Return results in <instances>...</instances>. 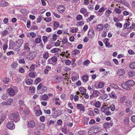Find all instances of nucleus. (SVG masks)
I'll return each mask as SVG.
<instances>
[{
    "mask_svg": "<svg viewBox=\"0 0 135 135\" xmlns=\"http://www.w3.org/2000/svg\"><path fill=\"white\" fill-rule=\"evenodd\" d=\"M108 97V95L106 94H104L101 96H100V98L103 100L105 99H106Z\"/></svg>",
    "mask_w": 135,
    "mask_h": 135,
    "instance_id": "44",
    "label": "nucleus"
},
{
    "mask_svg": "<svg viewBox=\"0 0 135 135\" xmlns=\"http://www.w3.org/2000/svg\"><path fill=\"white\" fill-rule=\"evenodd\" d=\"M110 87L115 89H117L118 88V86L116 84H111L110 85Z\"/></svg>",
    "mask_w": 135,
    "mask_h": 135,
    "instance_id": "49",
    "label": "nucleus"
},
{
    "mask_svg": "<svg viewBox=\"0 0 135 135\" xmlns=\"http://www.w3.org/2000/svg\"><path fill=\"white\" fill-rule=\"evenodd\" d=\"M47 88L45 86H43L42 90H41V91L40 92L41 93H43L46 91H47Z\"/></svg>",
    "mask_w": 135,
    "mask_h": 135,
    "instance_id": "51",
    "label": "nucleus"
},
{
    "mask_svg": "<svg viewBox=\"0 0 135 135\" xmlns=\"http://www.w3.org/2000/svg\"><path fill=\"white\" fill-rule=\"evenodd\" d=\"M108 107L109 108V109H110L111 110L113 111L115 109V105L114 104H112Z\"/></svg>",
    "mask_w": 135,
    "mask_h": 135,
    "instance_id": "41",
    "label": "nucleus"
},
{
    "mask_svg": "<svg viewBox=\"0 0 135 135\" xmlns=\"http://www.w3.org/2000/svg\"><path fill=\"white\" fill-rule=\"evenodd\" d=\"M80 53V51L79 50L76 49L74 51L72 55L73 57H75L76 55L79 54Z\"/></svg>",
    "mask_w": 135,
    "mask_h": 135,
    "instance_id": "26",
    "label": "nucleus"
},
{
    "mask_svg": "<svg viewBox=\"0 0 135 135\" xmlns=\"http://www.w3.org/2000/svg\"><path fill=\"white\" fill-rule=\"evenodd\" d=\"M9 79L8 77H5L3 80V82L5 84H8L9 82Z\"/></svg>",
    "mask_w": 135,
    "mask_h": 135,
    "instance_id": "43",
    "label": "nucleus"
},
{
    "mask_svg": "<svg viewBox=\"0 0 135 135\" xmlns=\"http://www.w3.org/2000/svg\"><path fill=\"white\" fill-rule=\"evenodd\" d=\"M94 18V15H91L90 17L87 19V21L88 22H89L91 21Z\"/></svg>",
    "mask_w": 135,
    "mask_h": 135,
    "instance_id": "54",
    "label": "nucleus"
},
{
    "mask_svg": "<svg viewBox=\"0 0 135 135\" xmlns=\"http://www.w3.org/2000/svg\"><path fill=\"white\" fill-rule=\"evenodd\" d=\"M109 95L112 98L115 99H116L117 98L116 94L115 93L113 92H112L110 94H109Z\"/></svg>",
    "mask_w": 135,
    "mask_h": 135,
    "instance_id": "29",
    "label": "nucleus"
},
{
    "mask_svg": "<svg viewBox=\"0 0 135 135\" xmlns=\"http://www.w3.org/2000/svg\"><path fill=\"white\" fill-rule=\"evenodd\" d=\"M41 79L40 78H36L35 81V84H37L41 81Z\"/></svg>",
    "mask_w": 135,
    "mask_h": 135,
    "instance_id": "53",
    "label": "nucleus"
},
{
    "mask_svg": "<svg viewBox=\"0 0 135 135\" xmlns=\"http://www.w3.org/2000/svg\"><path fill=\"white\" fill-rule=\"evenodd\" d=\"M76 18L77 20H80L82 19L83 17L81 15H79L77 16Z\"/></svg>",
    "mask_w": 135,
    "mask_h": 135,
    "instance_id": "60",
    "label": "nucleus"
},
{
    "mask_svg": "<svg viewBox=\"0 0 135 135\" xmlns=\"http://www.w3.org/2000/svg\"><path fill=\"white\" fill-rule=\"evenodd\" d=\"M94 36L95 33L94 31L92 29L89 30L88 32V36L90 38H92L94 37Z\"/></svg>",
    "mask_w": 135,
    "mask_h": 135,
    "instance_id": "13",
    "label": "nucleus"
},
{
    "mask_svg": "<svg viewBox=\"0 0 135 135\" xmlns=\"http://www.w3.org/2000/svg\"><path fill=\"white\" fill-rule=\"evenodd\" d=\"M11 119L15 122H17L20 119L19 114L18 112H16L11 114L10 116Z\"/></svg>",
    "mask_w": 135,
    "mask_h": 135,
    "instance_id": "1",
    "label": "nucleus"
},
{
    "mask_svg": "<svg viewBox=\"0 0 135 135\" xmlns=\"http://www.w3.org/2000/svg\"><path fill=\"white\" fill-rule=\"evenodd\" d=\"M105 83L100 82L99 83L98 86L99 88H101L104 86Z\"/></svg>",
    "mask_w": 135,
    "mask_h": 135,
    "instance_id": "40",
    "label": "nucleus"
},
{
    "mask_svg": "<svg viewBox=\"0 0 135 135\" xmlns=\"http://www.w3.org/2000/svg\"><path fill=\"white\" fill-rule=\"evenodd\" d=\"M109 39L108 38H105L103 40V41L107 47L110 48L112 46V45H110V43L109 42Z\"/></svg>",
    "mask_w": 135,
    "mask_h": 135,
    "instance_id": "10",
    "label": "nucleus"
},
{
    "mask_svg": "<svg viewBox=\"0 0 135 135\" xmlns=\"http://www.w3.org/2000/svg\"><path fill=\"white\" fill-rule=\"evenodd\" d=\"M49 99L47 95L46 94L42 96L41 99L42 100H46Z\"/></svg>",
    "mask_w": 135,
    "mask_h": 135,
    "instance_id": "36",
    "label": "nucleus"
},
{
    "mask_svg": "<svg viewBox=\"0 0 135 135\" xmlns=\"http://www.w3.org/2000/svg\"><path fill=\"white\" fill-rule=\"evenodd\" d=\"M61 131L65 134H66L68 133V132L67 131L66 127L65 126L62 128Z\"/></svg>",
    "mask_w": 135,
    "mask_h": 135,
    "instance_id": "34",
    "label": "nucleus"
},
{
    "mask_svg": "<svg viewBox=\"0 0 135 135\" xmlns=\"http://www.w3.org/2000/svg\"><path fill=\"white\" fill-rule=\"evenodd\" d=\"M52 61L53 62H57V58L55 56H53L51 57Z\"/></svg>",
    "mask_w": 135,
    "mask_h": 135,
    "instance_id": "55",
    "label": "nucleus"
},
{
    "mask_svg": "<svg viewBox=\"0 0 135 135\" xmlns=\"http://www.w3.org/2000/svg\"><path fill=\"white\" fill-rule=\"evenodd\" d=\"M93 93L95 97H98L100 94L98 90H94Z\"/></svg>",
    "mask_w": 135,
    "mask_h": 135,
    "instance_id": "30",
    "label": "nucleus"
},
{
    "mask_svg": "<svg viewBox=\"0 0 135 135\" xmlns=\"http://www.w3.org/2000/svg\"><path fill=\"white\" fill-rule=\"evenodd\" d=\"M126 97L124 96L122 97L120 99V102L121 103H124L126 99Z\"/></svg>",
    "mask_w": 135,
    "mask_h": 135,
    "instance_id": "47",
    "label": "nucleus"
},
{
    "mask_svg": "<svg viewBox=\"0 0 135 135\" xmlns=\"http://www.w3.org/2000/svg\"><path fill=\"white\" fill-rule=\"evenodd\" d=\"M35 122L33 120H30L28 121L27 124V126L29 128H32L35 125Z\"/></svg>",
    "mask_w": 135,
    "mask_h": 135,
    "instance_id": "6",
    "label": "nucleus"
},
{
    "mask_svg": "<svg viewBox=\"0 0 135 135\" xmlns=\"http://www.w3.org/2000/svg\"><path fill=\"white\" fill-rule=\"evenodd\" d=\"M123 122L124 123L126 124H128L129 123V119L128 117H126L123 120Z\"/></svg>",
    "mask_w": 135,
    "mask_h": 135,
    "instance_id": "37",
    "label": "nucleus"
},
{
    "mask_svg": "<svg viewBox=\"0 0 135 135\" xmlns=\"http://www.w3.org/2000/svg\"><path fill=\"white\" fill-rule=\"evenodd\" d=\"M117 7L118 8H115V11L116 13L120 14L122 11L124 10V7H121L120 6H118Z\"/></svg>",
    "mask_w": 135,
    "mask_h": 135,
    "instance_id": "8",
    "label": "nucleus"
},
{
    "mask_svg": "<svg viewBox=\"0 0 135 135\" xmlns=\"http://www.w3.org/2000/svg\"><path fill=\"white\" fill-rule=\"evenodd\" d=\"M127 83L129 88L133 86L135 84L134 81L132 80H130L127 82Z\"/></svg>",
    "mask_w": 135,
    "mask_h": 135,
    "instance_id": "16",
    "label": "nucleus"
},
{
    "mask_svg": "<svg viewBox=\"0 0 135 135\" xmlns=\"http://www.w3.org/2000/svg\"><path fill=\"white\" fill-rule=\"evenodd\" d=\"M89 63L90 61L88 60H86L84 61L83 62V64L84 65L87 66Z\"/></svg>",
    "mask_w": 135,
    "mask_h": 135,
    "instance_id": "56",
    "label": "nucleus"
},
{
    "mask_svg": "<svg viewBox=\"0 0 135 135\" xmlns=\"http://www.w3.org/2000/svg\"><path fill=\"white\" fill-rule=\"evenodd\" d=\"M79 90L81 94L82 95L85 93L86 91V89L83 87H80L79 89Z\"/></svg>",
    "mask_w": 135,
    "mask_h": 135,
    "instance_id": "25",
    "label": "nucleus"
},
{
    "mask_svg": "<svg viewBox=\"0 0 135 135\" xmlns=\"http://www.w3.org/2000/svg\"><path fill=\"white\" fill-rule=\"evenodd\" d=\"M57 9L60 13H63L65 12V9L64 6L60 5L58 7Z\"/></svg>",
    "mask_w": 135,
    "mask_h": 135,
    "instance_id": "9",
    "label": "nucleus"
},
{
    "mask_svg": "<svg viewBox=\"0 0 135 135\" xmlns=\"http://www.w3.org/2000/svg\"><path fill=\"white\" fill-rule=\"evenodd\" d=\"M32 81L33 80L32 79H28L26 81V83L27 85H30L32 84Z\"/></svg>",
    "mask_w": 135,
    "mask_h": 135,
    "instance_id": "31",
    "label": "nucleus"
},
{
    "mask_svg": "<svg viewBox=\"0 0 135 135\" xmlns=\"http://www.w3.org/2000/svg\"><path fill=\"white\" fill-rule=\"evenodd\" d=\"M129 67L132 69L135 68V62H132L130 63L129 65Z\"/></svg>",
    "mask_w": 135,
    "mask_h": 135,
    "instance_id": "45",
    "label": "nucleus"
},
{
    "mask_svg": "<svg viewBox=\"0 0 135 135\" xmlns=\"http://www.w3.org/2000/svg\"><path fill=\"white\" fill-rule=\"evenodd\" d=\"M42 114V112L40 110H38L36 112V114L37 116H39Z\"/></svg>",
    "mask_w": 135,
    "mask_h": 135,
    "instance_id": "42",
    "label": "nucleus"
},
{
    "mask_svg": "<svg viewBox=\"0 0 135 135\" xmlns=\"http://www.w3.org/2000/svg\"><path fill=\"white\" fill-rule=\"evenodd\" d=\"M38 128L39 129L44 130L45 128V125L42 123H40L38 125Z\"/></svg>",
    "mask_w": 135,
    "mask_h": 135,
    "instance_id": "22",
    "label": "nucleus"
},
{
    "mask_svg": "<svg viewBox=\"0 0 135 135\" xmlns=\"http://www.w3.org/2000/svg\"><path fill=\"white\" fill-rule=\"evenodd\" d=\"M93 105H94L96 107L99 108L100 106L101 103L100 102L98 101L94 103L93 104Z\"/></svg>",
    "mask_w": 135,
    "mask_h": 135,
    "instance_id": "32",
    "label": "nucleus"
},
{
    "mask_svg": "<svg viewBox=\"0 0 135 135\" xmlns=\"http://www.w3.org/2000/svg\"><path fill=\"white\" fill-rule=\"evenodd\" d=\"M59 50V49L57 48H54L52 49L51 50V52L52 53H54L58 52Z\"/></svg>",
    "mask_w": 135,
    "mask_h": 135,
    "instance_id": "46",
    "label": "nucleus"
},
{
    "mask_svg": "<svg viewBox=\"0 0 135 135\" xmlns=\"http://www.w3.org/2000/svg\"><path fill=\"white\" fill-rule=\"evenodd\" d=\"M78 78L76 76H73L72 77L71 79L73 82H75L78 79Z\"/></svg>",
    "mask_w": 135,
    "mask_h": 135,
    "instance_id": "63",
    "label": "nucleus"
},
{
    "mask_svg": "<svg viewBox=\"0 0 135 135\" xmlns=\"http://www.w3.org/2000/svg\"><path fill=\"white\" fill-rule=\"evenodd\" d=\"M10 32L6 30H5L2 32V35L6 36L9 34Z\"/></svg>",
    "mask_w": 135,
    "mask_h": 135,
    "instance_id": "39",
    "label": "nucleus"
},
{
    "mask_svg": "<svg viewBox=\"0 0 135 135\" xmlns=\"http://www.w3.org/2000/svg\"><path fill=\"white\" fill-rule=\"evenodd\" d=\"M42 38L44 43L46 42L48 40L47 37L45 36H43L42 37Z\"/></svg>",
    "mask_w": 135,
    "mask_h": 135,
    "instance_id": "57",
    "label": "nucleus"
},
{
    "mask_svg": "<svg viewBox=\"0 0 135 135\" xmlns=\"http://www.w3.org/2000/svg\"><path fill=\"white\" fill-rule=\"evenodd\" d=\"M49 54L47 52H45L43 54V57L45 59H47L49 58Z\"/></svg>",
    "mask_w": 135,
    "mask_h": 135,
    "instance_id": "33",
    "label": "nucleus"
},
{
    "mask_svg": "<svg viewBox=\"0 0 135 135\" xmlns=\"http://www.w3.org/2000/svg\"><path fill=\"white\" fill-rule=\"evenodd\" d=\"M76 107L77 109H79L82 111H85V107L84 105L81 104H78L77 105Z\"/></svg>",
    "mask_w": 135,
    "mask_h": 135,
    "instance_id": "15",
    "label": "nucleus"
},
{
    "mask_svg": "<svg viewBox=\"0 0 135 135\" xmlns=\"http://www.w3.org/2000/svg\"><path fill=\"white\" fill-rule=\"evenodd\" d=\"M36 34L34 32H28L26 34L27 37L31 38H35L36 36Z\"/></svg>",
    "mask_w": 135,
    "mask_h": 135,
    "instance_id": "7",
    "label": "nucleus"
},
{
    "mask_svg": "<svg viewBox=\"0 0 135 135\" xmlns=\"http://www.w3.org/2000/svg\"><path fill=\"white\" fill-rule=\"evenodd\" d=\"M103 25L102 24H99L97 25L95 28L97 30H99V31H101L103 29Z\"/></svg>",
    "mask_w": 135,
    "mask_h": 135,
    "instance_id": "18",
    "label": "nucleus"
},
{
    "mask_svg": "<svg viewBox=\"0 0 135 135\" xmlns=\"http://www.w3.org/2000/svg\"><path fill=\"white\" fill-rule=\"evenodd\" d=\"M7 128L10 129H13L15 128V124L11 121L9 122L7 124Z\"/></svg>",
    "mask_w": 135,
    "mask_h": 135,
    "instance_id": "5",
    "label": "nucleus"
},
{
    "mask_svg": "<svg viewBox=\"0 0 135 135\" xmlns=\"http://www.w3.org/2000/svg\"><path fill=\"white\" fill-rule=\"evenodd\" d=\"M8 4V3L6 1H2L0 2V6H7Z\"/></svg>",
    "mask_w": 135,
    "mask_h": 135,
    "instance_id": "27",
    "label": "nucleus"
},
{
    "mask_svg": "<svg viewBox=\"0 0 135 135\" xmlns=\"http://www.w3.org/2000/svg\"><path fill=\"white\" fill-rule=\"evenodd\" d=\"M35 64H32V65L30 66V68L29 69L30 71H34V70L35 69Z\"/></svg>",
    "mask_w": 135,
    "mask_h": 135,
    "instance_id": "48",
    "label": "nucleus"
},
{
    "mask_svg": "<svg viewBox=\"0 0 135 135\" xmlns=\"http://www.w3.org/2000/svg\"><path fill=\"white\" fill-rule=\"evenodd\" d=\"M113 124L112 122L109 123H105L104 124L103 127L105 128H107L112 127Z\"/></svg>",
    "mask_w": 135,
    "mask_h": 135,
    "instance_id": "14",
    "label": "nucleus"
},
{
    "mask_svg": "<svg viewBox=\"0 0 135 135\" xmlns=\"http://www.w3.org/2000/svg\"><path fill=\"white\" fill-rule=\"evenodd\" d=\"M8 48L7 42L4 44L3 46V49L4 50H6Z\"/></svg>",
    "mask_w": 135,
    "mask_h": 135,
    "instance_id": "50",
    "label": "nucleus"
},
{
    "mask_svg": "<svg viewBox=\"0 0 135 135\" xmlns=\"http://www.w3.org/2000/svg\"><path fill=\"white\" fill-rule=\"evenodd\" d=\"M122 88L124 89L127 90H130V88H129V86L127 84V82L125 83H123L122 84Z\"/></svg>",
    "mask_w": 135,
    "mask_h": 135,
    "instance_id": "19",
    "label": "nucleus"
},
{
    "mask_svg": "<svg viewBox=\"0 0 135 135\" xmlns=\"http://www.w3.org/2000/svg\"><path fill=\"white\" fill-rule=\"evenodd\" d=\"M86 11V9L85 8H82L80 10V12L83 13H84Z\"/></svg>",
    "mask_w": 135,
    "mask_h": 135,
    "instance_id": "64",
    "label": "nucleus"
},
{
    "mask_svg": "<svg viewBox=\"0 0 135 135\" xmlns=\"http://www.w3.org/2000/svg\"><path fill=\"white\" fill-rule=\"evenodd\" d=\"M29 45L28 43H26L24 44V50L26 51L27 52H30V49L29 47Z\"/></svg>",
    "mask_w": 135,
    "mask_h": 135,
    "instance_id": "17",
    "label": "nucleus"
},
{
    "mask_svg": "<svg viewBox=\"0 0 135 135\" xmlns=\"http://www.w3.org/2000/svg\"><path fill=\"white\" fill-rule=\"evenodd\" d=\"M41 41V39L38 38H36L35 40V41L36 42L37 44H39L40 43Z\"/></svg>",
    "mask_w": 135,
    "mask_h": 135,
    "instance_id": "61",
    "label": "nucleus"
},
{
    "mask_svg": "<svg viewBox=\"0 0 135 135\" xmlns=\"http://www.w3.org/2000/svg\"><path fill=\"white\" fill-rule=\"evenodd\" d=\"M18 62L20 63L24 64L25 61L24 59H20L18 60Z\"/></svg>",
    "mask_w": 135,
    "mask_h": 135,
    "instance_id": "62",
    "label": "nucleus"
},
{
    "mask_svg": "<svg viewBox=\"0 0 135 135\" xmlns=\"http://www.w3.org/2000/svg\"><path fill=\"white\" fill-rule=\"evenodd\" d=\"M8 92L9 94L11 96H13L16 94L13 89L12 88H10L8 89Z\"/></svg>",
    "mask_w": 135,
    "mask_h": 135,
    "instance_id": "11",
    "label": "nucleus"
},
{
    "mask_svg": "<svg viewBox=\"0 0 135 135\" xmlns=\"http://www.w3.org/2000/svg\"><path fill=\"white\" fill-rule=\"evenodd\" d=\"M125 104L126 107H129L132 104V102L130 100H127L126 101Z\"/></svg>",
    "mask_w": 135,
    "mask_h": 135,
    "instance_id": "23",
    "label": "nucleus"
},
{
    "mask_svg": "<svg viewBox=\"0 0 135 135\" xmlns=\"http://www.w3.org/2000/svg\"><path fill=\"white\" fill-rule=\"evenodd\" d=\"M37 53L36 51H32L30 52L27 56V59L28 60H34L37 56Z\"/></svg>",
    "mask_w": 135,
    "mask_h": 135,
    "instance_id": "2",
    "label": "nucleus"
},
{
    "mask_svg": "<svg viewBox=\"0 0 135 135\" xmlns=\"http://www.w3.org/2000/svg\"><path fill=\"white\" fill-rule=\"evenodd\" d=\"M35 90V88L33 86H31L29 89V90L30 91L31 93L34 92Z\"/></svg>",
    "mask_w": 135,
    "mask_h": 135,
    "instance_id": "58",
    "label": "nucleus"
},
{
    "mask_svg": "<svg viewBox=\"0 0 135 135\" xmlns=\"http://www.w3.org/2000/svg\"><path fill=\"white\" fill-rule=\"evenodd\" d=\"M101 110L102 112L104 113L107 115L111 114V113L109 111V108L106 106H103L102 107Z\"/></svg>",
    "mask_w": 135,
    "mask_h": 135,
    "instance_id": "3",
    "label": "nucleus"
},
{
    "mask_svg": "<svg viewBox=\"0 0 135 135\" xmlns=\"http://www.w3.org/2000/svg\"><path fill=\"white\" fill-rule=\"evenodd\" d=\"M8 97V95L5 94H4L2 97V98L3 100H5L7 99Z\"/></svg>",
    "mask_w": 135,
    "mask_h": 135,
    "instance_id": "52",
    "label": "nucleus"
},
{
    "mask_svg": "<svg viewBox=\"0 0 135 135\" xmlns=\"http://www.w3.org/2000/svg\"><path fill=\"white\" fill-rule=\"evenodd\" d=\"M60 79H61L59 77H57L54 80V83H57L59 82Z\"/></svg>",
    "mask_w": 135,
    "mask_h": 135,
    "instance_id": "59",
    "label": "nucleus"
},
{
    "mask_svg": "<svg viewBox=\"0 0 135 135\" xmlns=\"http://www.w3.org/2000/svg\"><path fill=\"white\" fill-rule=\"evenodd\" d=\"M16 44L14 42H10L9 44V47L12 49L16 47Z\"/></svg>",
    "mask_w": 135,
    "mask_h": 135,
    "instance_id": "21",
    "label": "nucleus"
},
{
    "mask_svg": "<svg viewBox=\"0 0 135 135\" xmlns=\"http://www.w3.org/2000/svg\"><path fill=\"white\" fill-rule=\"evenodd\" d=\"M13 102V100L11 98L8 99L5 102H3L1 103V104L3 105H10Z\"/></svg>",
    "mask_w": 135,
    "mask_h": 135,
    "instance_id": "4",
    "label": "nucleus"
},
{
    "mask_svg": "<svg viewBox=\"0 0 135 135\" xmlns=\"http://www.w3.org/2000/svg\"><path fill=\"white\" fill-rule=\"evenodd\" d=\"M83 81L84 83L87 82L89 80V77L88 75H84L82 78Z\"/></svg>",
    "mask_w": 135,
    "mask_h": 135,
    "instance_id": "20",
    "label": "nucleus"
},
{
    "mask_svg": "<svg viewBox=\"0 0 135 135\" xmlns=\"http://www.w3.org/2000/svg\"><path fill=\"white\" fill-rule=\"evenodd\" d=\"M18 104L19 106H23L25 105V102L21 100H20L18 102Z\"/></svg>",
    "mask_w": 135,
    "mask_h": 135,
    "instance_id": "38",
    "label": "nucleus"
},
{
    "mask_svg": "<svg viewBox=\"0 0 135 135\" xmlns=\"http://www.w3.org/2000/svg\"><path fill=\"white\" fill-rule=\"evenodd\" d=\"M29 113V112L28 110H26L24 111V113L22 115L23 116H25V119H27L28 117V114Z\"/></svg>",
    "mask_w": 135,
    "mask_h": 135,
    "instance_id": "24",
    "label": "nucleus"
},
{
    "mask_svg": "<svg viewBox=\"0 0 135 135\" xmlns=\"http://www.w3.org/2000/svg\"><path fill=\"white\" fill-rule=\"evenodd\" d=\"M101 130V129L100 127L95 128L93 129V131L94 133H97L100 131Z\"/></svg>",
    "mask_w": 135,
    "mask_h": 135,
    "instance_id": "28",
    "label": "nucleus"
},
{
    "mask_svg": "<svg viewBox=\"0 0 135 135\" xmlns=\"http://www.w3.org/2000/svg\"><path fill=\"white\" fill-rule=\"evenodd\" d=\"M135 72L133 71H130L128 72V76L130 77H132L134 75H135Z\"/></svg>",
    "mask_w": 135,
    "mask_h": 135,
    "instance_id": "35",
    "label": "nucleus"
},
{
    "mask_svg": "<svg viewBox=\"0 0 135 135\" xmlns=\"http://www.w3.org/2000/svg\"><path fill=\"white\" fill-rule=\"evenodd\" d=\"M125 73V70L122 69H119L117 72V74L119 76H122Z\"/></svg>",
    "mask_w": 135,
    "mask_h": 135,
    "instance_id": "12",
    "label": "nucleus"
}]
</instances>
